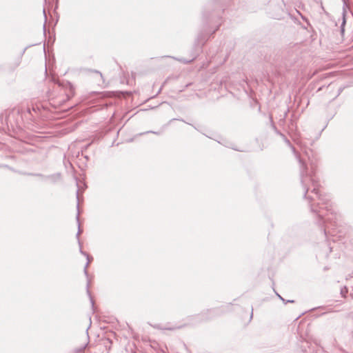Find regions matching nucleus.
Listing matches in <instances>:
<instances>
[{"mask_svg":"<svg viewBox=\"0 0 353 353\" xmlns=\"http://www.w3.org/2000/svg\"><path fill=\"white\" fill-rule=\"evenodd\" d=\"M285 143L291 147L294 154L296 156V159L299 163V172H300V179L301 183L304 190V197L307 198L310 202L318 199L319 202L318 205H324V207H321V209H325L327 213H330L332 217L329 216L327 214V217L324 218L325 216L321 210H319L316 208H314L313 205L311 204L310 208L311 210L318 214V216L324 220V222L326 223L325 228L323 229V232L326 235L327 232L330 233L331 235H334V232H331L330 230V225H332V222L335 225L337 221V216L334 211L331 208V204L330 203V199L327 198L326 195H322L319 192V183L318 178L316 175V160L312 158L307 151H305V154L307 157V161L301 158L300 155L296 152L295 148L291 145L290 141L287 139L284 135L281 134Z\"/></svg>","mask_w":353,"mask_h":353,"instance_id":"nucleus-1","label":"nucleus"},{"mask_svg":"<svg viewBox=\"0 0 353 353\" xmlns=\"http://www.w3.org/2000/svg\"><path fill=\"white\" fill-rule=\"evenodd\" d=\"M81 233V230L80 229V224L79 223H78V232L77 233V239L78 240V243H79V245L80 247L81 246V241L79 240V235H80Z\"/></svg>","mask_w":353,"mask_h":353,"instance_id":"nucleus-2","label":"nucleus"},{"mask_svg":"<svg viewBox=\"0 0 353 353\" xmlns=\"http://www.w3.org/2000/svg\"><path fill=\"white\" fill-rule=\"evenodd\" d=\"M80 252L81 254H82L83 255L85 256L87 259H88V261H89V263H90V261L92 259V258L90 257V256L88 255V254H87L86 252H83L81 249V246L80 247Z\"/></svg>","mask_w":353,"mask_h":353,"instance_id":"nucleus-3","label":"nucleus"},{"mask_svg":"<svg viewBox=\"0 0 353 353\" xmlns=\"http://www.w3.org/2000/svg\"><path fill=\"white\" fill-rule=\"evenodd\" d=\"M89 264H90V263H89V261H87V263H85V265L84 270H83V272H84V274H85V276L87 278H88V276H89V275H88V268Z\"/></svg>","mask_w":353,"mask_h":353,"instance_id":"nucleus-4","label":"nucleus"},{"mask_svg":"<svg viewBox=\"0 0 353 353\" xmlns=\"http://www.w3.org/2000/svg\"><path fill=\"white\" fill-rule=\"evenodd\" d=\"M181 326H178V327H161V329L162 330H176V329H179L181 328Z\"/></svg>","mask_w":353,"mask_h":353,"instance_id":"nucleus-5","label":"nucleus"},{"mask_svg":"<svg viewBox=\"0 0 353 353\" xmlns=\"http://www.w3.org/2000/svg\"><path fill=\"white\" fill-rule=\"evenodd\" d=\"M181 62H183L184 63H190L192 60H186V59H179Z\"/></svg>","mask_w":353,"mask_h":353,"instance_id":"nucleus-6","label":"nucleus"},{"mask_svg":"<svg viewBox=\"0 0 353 353\" xmlns=\"http://www.w3.org/2000/svg\"><path fill=\"white\" fill-rule=\"evenodd\" d=\"M89 287H90V281L88 280V283H87V292L88 294V295L90 296V290H89Z\"/></svg>","mask_w":353,"mask_h":353,"instance_id":"nucleus-7","label":"nucleus"},{"mask_svg":"<svg viewBox=\"0 0 353 353\" xmlns=\"http://www.w3.org/2000/svg\"><path fill=\"white\" fill-rule=\"evenodd\" d=\"M345 19L343 18V23H342L341 26H342V27H343V26H345ZM342 30V32L344 30H343V28H342V30Z\"/></svg>","mask_w":353,"mask_h":353,"instance_id":"nucleus-8","label":"nucleus"},{"mask_svg":"<svg viewBox=\"0 0 353 353\" xmlns=\"http://www.w3.org/2000/svg\"><path fill=\"white\" fill-rule=\"evenodd\" d=\"M149 132L156 134H159V132H154V131H150Z\"/></svg>","mask_w":353,"mask_h":353,"instance_id":"nucleus-9","label":"nucleus"},{"mask_svg":"<svg viewBox=\"0 0 353 353\" xmlns=\"http://www.w3.org/2000/svg\"><path fill=\"white\" fill-rule=\"evenodd\" d=\"M90 301H91V303H92V305L93 306L94 305V301L92 298H90Z\"/></svg>","mask_w":353,"mask_h":353,"instance_id":"nucleus-10","label":"nucleus"},{"mask_svg":"<svg viewBox=\"0 0 353 353\" xmlns=\"http://www.w3.org/2000/svg\"><path fill=\"white\" fill-rule=\"evenodd\" d=\"M77 199H79V190H77Z\"/></svg>","mask_w":353,"mask_h":353,"instance_id":"nucleus-11","label":"nucleus"},{"mask_svg":"<svg viewBox=\"0 0 353 353\" xmlns=\"http://www.w3.org/2000/svg\"><path fill=\"white\" fill-rule=\"evenodd\" d=\"M278 296H279L280 299H281L283 301H285L284 299H283L280 295L278 294Z\"/></svg>","mask_w":353,"mask_h":353,"instance_id":"nucleus-12","label":"nucleus"},{"mask_svg":"<svg viewBox=\"0 0 353 353\" xmlns=\"http://www.w3.org/2000/svg\"><path fill=\"white\" fill-rule=\"evenodd\" d=\"M79 214L78 213L77 215V219L78 222H79Z\"/></svg>","mask_w":353,"mask_h":353,"instance_id":"nucleus-13","label":"nucleus"},{"mask_svg":"<svg viewBox=\"0 0 353 353\" xmlns=\"http://www.w3.org/2000/svg\"><path fill=\"white\" fill-rule=\"evenodd\" d=\"M287 302H289V303H294V301H293V300H288V301H287Z\"/></svg>","mask_w":353,"mask_h":353,"instance_id":"nucleus-14","label":"nucleus"},{"mask_svg":"<svg viewBox=\"0 0 353 353\" xmlns=\"http://www.w3.org/2000/svg\"><path fill=\"white\" fill-rule=\"evenodd\" d=\"M43 12L44 15L46 16V10L43 9Z\"/></svg>","mask_w":353,"mask_h":353,"instance_id":"nucleus-15","label":"nucleus"},{"mask_svg":"<svg viewBox=\"0 0 353 353\" xmlns=\"http://www.w3.org/2000/svg\"><path fill=\"white\" fill-rule=\"evenodd\" d=\"M96 72L100 74V75L102 76V74H101V73L100 72L96 71Z\"/></svg>","mask_w":353,"mask_h":353,"instance_id":"nucleus-16","label":"nucleus"}]
</instances>
